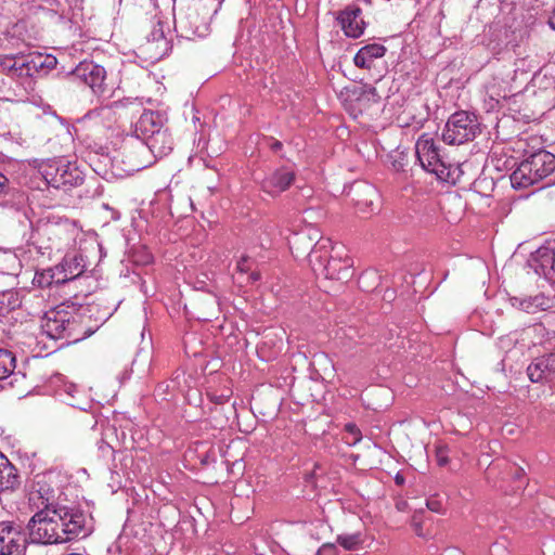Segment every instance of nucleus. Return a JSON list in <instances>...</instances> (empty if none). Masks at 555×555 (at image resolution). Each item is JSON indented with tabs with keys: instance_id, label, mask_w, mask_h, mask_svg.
Listing matches in <instances>:
<instances>
[{
	"instance_id": "f257e3e1",
	"label": "nucleus",
	"mask_w": 555,
	"mask_h": 555,
	"mask_svg": "<svg viewBox=\"0 0 555 555\" xmlns=\"http://www.w3.org/2000/svg\"><path fill=\"white\" fill-rule=\"evenodd\" d=\"M29 538L34 543L60 544L90 533L87 516L67 506L41 508L28 522Z\"/></svg>"
},
{
	"instance_id": "f03ea898",
	"label": "nucleus",
	"mask_w": 555,
	"mask_h": 555,
	"mask_svg": "<svg viewBox=\"0 0 555 555\" xmlns=\"http://www.w3.org/2000/svg\"><path fill=\"white\" fill-rule=\"evenodd\" d=\"M313 238L311 234H297L293 244L297 246V249H299V245H306L305 249H310L309 263L317 275H323L327 280L340 283L348 282L353 275L351 258L341 257L338 251L335 255H330V249L334 250L330 238L320 237L311 245Z\"/></svg>"
},
{
	"instance_id": "7ed1b4c3",
	"label": "nucleus",
	"mask_w": 555,
	"mask_h": 555,
	"mask_svg": "<svg viewBox=\"0 0 555 555\" xmlns=\"http://www.w3.org/2000/svg\"><path fill=\"white\" fill-rule=\"evenodd\" d=\"M555 170V155L540 150L524 159L511 175L514 189L529 188L547 178Z\"/></svg>"
},
{
	"instance_id": "20e7f679",
	"label": "nucleus",
	"mask_w": 555,
	"mask_h": 555,
	"mask_svg": "<svg viewBox=\"0 0 555 555\" xmlns=\"http://www.w3.org/2000/svg\"><path fill=\"white\" fill-rule=\"evenodd\" d=\"M39 179L47 188L67 191L83 182V173L79 168L65 159H49L42 163L33 179Z\"/></svg>"
},
{
	"instance_id": "39448f33",
	"label": "nucleus",
	"mask_w": 555,
	"mask_h": 555,
	"mask_svg": "<svg viewBox=\"0 0 555 555\" xmlns=\"http://www.w3.org/2000/svg\"><path fill=\"white\" fill-rule=\"evenodd\" d=\"M41 328L52 339L79 341L83 338L81 318L74 310L62 306L50 309L44 313Z\"/></svg>"
},
{
	"instance_id": "423d86ee",
	"label": "nucleus",
	"mask_w": 555,
	"mask_h": 555,
	"mask_svg": "<svg viewBox=\"0 0 555 555\" xmlns=\"http://www.w3.org/2000/svg\"><path fill=\"white\" fill-rule=\"evenodd\" d=\"M415 153L421 166L426 171L436 175L442 181L451 179V166L443 160L430 134L423 133L418 138Z\"/></svg>"
},
{
	"instance_id": "0eeeda50",
	"label": "nucleus",
	"mask_w": 555,
	"mask_h": 555,
	"mask_svg": "<svg viewBox=\"0 0 555 555\" xmlns=\"http://www.w3.org/2000/svg\"><path fill=\"white\" fill-rule=\"evenodd\" d=\"M479 131V124L474 114L461 111L452 114L442 131L447 144L460 145L472 141Z\"/></svg>"
},
{
	"instance_id": "6e6552de",
	"label": "nucleus",
	"mask_w": 555,
	"mask_h": 555,
	"mask_svg": "<svg viewBox=\"0 0 555 555\" xmlns=\"http://www.w3.org/2000/svg\"><path fill=\"white\" fill-rule=\"evenodd\" d=\"M121 155V162L127 172L140 171L154 163L151 150L145 141L135 137H130L125 140Z\"/></svg>"
},
{
	"instance_id": "1a4fd4ad",
	"label": "nucleus",
	"mask_w": 555,
	"mask_h": 555,
	"mask_svg": "<svg viewBox=\"0 0 555 555\" xmlns=\"http://www.w3.org/2000/svg\"><path fill=\"white\" fill-rule=\"evenodd\" d=\"M528 264L538 275L555 283V241L545 242L531 254Z\"/></svg>"
},
{
	"instance_id": "9d476101",
	"label": "nucleus",
	"mask_w": 555,
	"mask_h": 555,
	"mask_svg": "<svg viewBox=\"0 0 555 555\" xmlns=\"http://www.w3.org/2000/svg\"><path fill=\"white\" fill-rule=\"evenodd\" d=\"M74 80H80L89 86L93 93L102 95L107 91L106 70L93 62H81L70 74Z\"/></svg>"
},
{
	"instance_id": "9b49d317",
	"label": "nucleus",
	"mask_w": 555,
	"mask_h": 555,
	"mask_svg": "<svg viewBox=\"0 0 555 555\" xmlns=\"http://www.w3.org/2000/svg\"><path fill=\"white\" fill-rule=\"evenodd\" d=\"M527 375L532 383L548 384L555 380V352L534 358L527 366Z\"/></svg>"
},
{
	"instance_id": "f8f14e48",
	"label": "nucleus",
	"mask_w": 555,
	"mask_h": 555,
	"mask_svg": "<svg viewBox=\"0 0 555 555\" xmlns=\"http://www.w3.org/2000/svg\"><path fill=\"white\" fill-rule=\"evenodd\" d=\"M25 550V535L11 524L0 522V555H21Z\"/></svg>"
},
{
	"instance_id": "ddd939ff",
	"label": "nucleus",
	"mask_w": 555,
	"mask_h": 555,
	"mask_svg": "<svg viewBox=\"0 0 555 555\" xmlns=\"http://www.w3.org/2000/svg\"><path fill=\"white\" fill-rule=\"evenodd\" d=\"M175 27L180 36L186 39L203 37L207 31L206 23L199 17L198 12L192 9L175 18Z\"/></svg>"
},
{
	"instance_id": "4468645a",
	"label": "nucleus",
	"mask_w": 555,
	"mask_h": 555,
	"mask_svg": "<svg viewBox=\"0 0 555 555\" xmlns=\"http://www.w3.org/2000/svg\"><path fill=\"white\" fill-rule=\"evenodd\" d=\"M56 65L55 57L41 53L21 55L20 77H35Z\"/></svg>"
},
{
	"instance_id": "2eb2a0df",
	"label": "nucleus",
	"mask_w": 555,
	"mask_h": 555,
	"mask_svg": "<svg viewBox=\"0 0 555 555\" xmlns=\"http://www.w3.org/2000/svg\"><path fill=\"white\" fill-rule=\"evenodd\" d=\"M166 117L159 112L144 111L134 125V137L146 141L166 128Z\"/></svg>"
},
{
	"instance_id": "dca6fc26",
	"label": "nucleus",
	"mask_w": 555,
	"mask_h": 555,
	"mask_svg": "<svg viewBox=\"0 0 555 555\" xmlns=\"http://www.w3.org/2000/svg\"><path fill=\"white\" fill-rule=\"evenodd\" d=\"M361 14V9L353 5L339 12L337 21L346 36L359 38L363 34L365 23Z\"/></svg>"
},
{
	"instance_id": "f3484780",
	"label": "nucleus",
	"mask_w": 555,
	"mask_h": 555,
	"mask_svg": "<svg viewBox=\"0 0 555 555\" xmlns=\"http://www.w3.org/2000/svg\"><path fill=\"white\" fill-rule=\"evenodd\" d=\"M86 269V263L81 255H67L63 261L55 267L54 276L57 283H65L80 276Z\"/></svg>"
},
{
	"instance_id": "a211bd4d",
	"label": "nucleus",
	"mask_w": 555,
	"mask_h": 555,
	"mask_svg": "<svg viewBox=\"0 0 555 555\" xmlns=\"http://www.w3.org/2000/svg\"><path fill=\"white\" fill-rule=\"evenodd\" d=\"M295 175L287 168H279L262 180V190L270 194L276 195L287 190L294 182Z\"/></svg>"
},
{
	"instance_id": "6ab92c4d",
	"label": "nucleus",
	"mask_w": 555,
	"mask_h": 555,
	"mask_svg": "<svg viewBox=\"0 0 555 555\" xmlns=\"http://www.w3.org/2000/svg\"><path fill=\"white\" fill-rule=\"evenodd\" d=\"M352 201L362 212L373 211L374 203L378 199L377 190L369 183H358L352 189Z\"/></svg>"
},
{
	"instance_id": "aec40b11",
	"label": "nucleus",
	"mask_w": 555,
	"mask_h": 555,
	"mask_svg": "<svg viewBox=\"0 0 555 555\" xmlns=\"http://www.w3.org/2000/svg\"><path fill=\"white\" fill-rule=\"evenodd\" d=\"M29 501L36 505L39 511L41 508H55L60 506L59 504H54V490L44 482L43 477L35 482L34 489L29 494Z\"/></svg>"
},
{
	"instance_id": "412c9836",
	"label": "nucleus",
	"mask_w": 555,
	"mask_h": 555,
	"mask_svg": "<svg viewBox=\"0 0 555 555\" xmlns=\"http://www.w3.org/2000/svg\"><path fill=\"white\" fill-rule=\"evenodd\" d=\"M386 48L379 43H370L362 47L353 57L354 65L359 68L370 69L374 61L380 59L386 53Z\"/></svg>"
},
{
	"instance_id": "4be33fe9",
	"label": "nucleus",
	"mask_w": 555,
	"mask_h": 555,
	"mask_svg": "<svg viewBox=\"0 0 555 555\" xmlns=\"http://www.w3.org/2000/svg\"><path fill=\"white\" fill-rule=\"evenodd\" d=\"M153 158L163 157L172 151L173 140L168 128L163 129L145 141Z\"/></svg>"
},
{
	"instance_id": "5701e85b",
	"label": "nucleus",
	"mask_w": 555,
	"mask_h": 555,
	"mask_svg": "<svg viewBox=\"0 0 555 555\" xmlns=\"http://www.w3.org/2000/svg\"><path fill=\"white\" fill-rule=\"evenodd\" d=\"M17 469L0 454V491H14L20 486Z\"/></svg>"
},
{
	"instance_id": "b1692460",
	"label": "nucleus",
	"mask_w": 555,
	"mask_h": 555,
	"mask_svg": "<svg viewBox=\"0 0 555 555\" xmlns=\"http://www.w3.org/2000/svg\"><path fill=\"white\" fill-rule=\"evenodd\" d=\"M509 302L514 308L527 313L544 310L546 305L545 297L541 294L535 296H512L509 297Z\"/></svg>"
},
{
	"instance_id": "393cba45",
	"label": "nucleus",
	"mask_w": 555,
	"mask_h": 555,
	"mask_svg": "<svg viewBox=\"0 0 555 555\" xmlns=\"http://www.w3.org/2000/svg\"><path fill=\"white\" fill-rule=\"evenodd\" d=\"M147 44L150 48H155L158 50L154 57L160 59L168 50V40L165 37L163 25L160 22L157 23L156 26L152 29V31L147 35Z\"/></svg>"
},
{
	"instance_id": "a878e982",
	"label": "nucleus",
	"mask_w": 555,
	"mask_h": 555,
	"mask_svg": "<svg viewBox=\"0 0 555 555\" xmlns=\"http://www.w3.org/2000/svg\"><path fill=\"white\" fill-rule=\"evenodd\" d=\"M81 395V391L78 387L73 383H65L57 390V396L68 405L78 408L80 410H85V408L80 404L78 400V396Z\"/></svg>"
},
{
	"instance_id": "bb28decb",
	"label": "nucleus",
	"mask_w": 555,
	"mask_h": 555,
	"mask_svg": "<svg viewBox=\"0 0 555 555\" xmlns=\"http://www.w3.org/2000/svg\"><path fill=\"white\" fill-rule=\"evenodd\" d=\"M15 369V357L7 349H0V379L9 377Z\"/></svg>"
},
{
	"instance_id": "cd10ccee",
	"label": "nucleus",
	"mask_w": 555,
	"mask_h": 555,
	"mask_svg": "<svg viewBox=\"0 0 555 555\" xmlns=\"http://www.w3.org/2000/svg\"><path fill=\"white\" fill-rule=\"evenodd\" d=\"M336 541L347 551L357 550L362 543L360 533L339 534Z\"/></svg>"
},
{
	"instance_id": "c85d7f7f",
	"label": "nucleus",
	"mask_w": 555,
	"mask_h": 555,
	"mask_svg": "<svg viewBox=\"0 0 555 555\" xmlns=\"http://www.w3.org/2000/svg\"><path fill=\"white\" fill-rule=\"evenodd\" d=\"M20 64H21V55L16 56H5L0 65L2 66L3 70H7L8 73L20 77Z\"/></svg>"
},
{
	"instance_id": "c756f323",
	"label": "nucleus",
	"mask_w": 555,
	"mask_h": 555,
	"mask_svg": "<svg viewBox=\"0 0 555 555\" xmlns=\"http://www.w3.org/2000/svg\"><path fill=\"white\" fill-rule=\"evenodd\" d=\"M345 429L351 436V439H347L348 444L354 446L359 441H361L362 435L356 424H352V423L346 424Z\"/></svg>"
},
{
	"instance_id": "7c9ffc66",
	"label": "nucleus",
	"mask_w": 555,
	"mask_h": 555,
	"mask_svg": "<svg viewBox=\"0 0 555 555\" xmlns=\"http://www.w3.org/2000/svg\"><path fill=\"white\" fill-rule=\"evenodd\" d=\"M426 505L430 511H433L435 513L442 512V501L439 500L437 496H431V498L427 499Z\"/></svg>"
},
{
	"instance_id": "2f4dec72",
	"label": "nucleus",
	"mask_w": 555,
	"mask_h": 555,
	"mask_svg": "<svg viewBox=\"0 0 555 555\" xmlns=\"http://www.w3.org/2000/svg\"><path fill=\"white\" fill-rule=\"evenodd\" d=\"M251 269V262H250V258L247 257V256H243L238 261H237V270L242 273H247L248 271H250Z\"/></svg>"
},
{
	"instance_id": "473e14b6",
	"label": "nucleus",
	"mask_w": 555,
	"mask_h": 555,
	"mask_svg": "<svg viewBox=\"0 0 555 555\" xmlns=\"http://www.w3.org/2000/svg\"><path fill=\"white\" fill-rule=\"evenodd\" d=\"M317 555H336V546L330 543L323 544Z\"/></svg>"
},
{
	"instance_id": "72a5a7b5",
	"label": "nucleus",
	"mask_w": 555,
	"mask_h": 555,
	"mask_svg": "<svg viewBox=\"0 0 555 555\" xmlns=\"http://www.w3.org/2000/svg\"><path fill=\"white\" fill-rule=\"evenodd\" d=\"M436 459L439 466H444L448 464V455L444 448L437 449Z\"/></svg>"
},
{
	"instance_id": "f704fd0d",
	"label": "nucleus",
	"mask_w": 555,
	"mask_h": 555,
	"mask_svg": "<svg viewBox=\"0 0 555 555\" xmlns=\"http://www.w3.org/2000/svg\"><path fill=\"white\" fill-rule=\"evenodd\" d=\"M9 191V179L0 171V195L7 194Z\"/></svg>"
},
{
	"instance_id": "c9c22d12",
	"label": "nucleus",
	"mask_w": 555,
	"mask_h": 555,
	"mask_svg": "<svg viewBox=\"0 0 555 555\" xmlns=\"http://www.w3.org/2000/svg\"><path fill=\"white\" fill-rule=\"evenodd\" d=\"M515 344V340H513L511 337H500L499 339V346L502 349H509Z\"/></svg>"
},
{
	"instance_id": "e433bc0d",
	"label": "nucleus",
	"mask_w": 555,
	"mask_h": 555,
	"mask_svg": "<svg viewBox=\"0 0 555 555\" xmlns=\"http://www.w3.org/2000/svg\"><path fill=\"white\" fill-rule=\"evenodd\" d=\"M229 396L228 395H211L210 396V400L212 402H215L216 404H224L228 400H229Z\"/></svg>"
},
{
	"instance_id": "4c0bfd02",
	"label": "nucleus",
	"mask_w": 555,
	"mask_h": 555,
	"mask_svg": "<svg viewBox=\"0 0 555 555\" xmlns=\"http://www.w3.org/2000/svg\"><path fill=\"white\" fill-rule=\"evenodd\" d=\"M100 451L102 452V455H108L113 453V449L109 444L102 442L99 447Z\"/></svg>"
},
{
	"instance_id": "58836bf2",
	"label": "nucleus",
	"mask_w": 555,
	"mask_h": 555,
	"mask_svg": "<svg viewBox=\"0 0 555 555\" xmlns=\"http://www.w3.org/2000/svg\"><path fill=\"white\" fill-rule=\"evenodd\" d=\"M524 476H525V470H524V468H521V467H516V468H515V473H514V478H515V479H520V478H522Z\"/></svg>"
},
{
	"instance_id": "ea45409f",
	"label": "nucleus",
	"mask_w": 555,
	"mask_h": 555,
	"mask_svg": "<svg viewBox=\"0 0 555 555\" xmlns=\"http://www.w3.org/2000/svg\"><path fill=\"white\" fill-rule=\"evenodd\" d=\"M548 25L552 29L555 30V7H554V10L552 11L550 17H548Z\"/></svg>"
},
{
	"instance_id": "a19ab883",
	"label": "nucleus",
	"mask_w": 555,
	"mask_h": 555,
	"mask_svg": "<svg viewBox=\"0 0 555 555\" xmlns=\"http://www.w3.org/2000/svg\"><path fill=\"white\" fill-rule=\"evenodd\" d=\"M271 150L274 152H278L282 149V143L278 140H274L272 144L270 145Z\"/></svg>"
},
{
	"instance_id": "79ce46f5",
	"label": "nucleus",
	"mask_w": 555,
	"mask_h": 555,
	"mask_svg": "<svg viewBox=\"0 0 555 555\" xmlns=\"http://www.w3.org/2000/svg\"><path fill=\"white\" fill-rule=\"evenodd\" d=\"M260 279V274L258 272H251L249 275H248V281L250 282H256Z\"/></svg>"
},
{
	"instance_id": "37998d69",
	"label": "nucleus",
	"mask_w": 555,
	"mask_h": 555,
	"mask_svg": "<svg viewBox=\"0 0 555 555\" xmlns=\"http://www.w3.org/2000/svg\"><path fill=\"white\" fill-rule=\"evenodd\" d=\"M395 481L398 486H402L404 483V477L401 474H397Z\"/></svg>"
},
{
	"instance_id": "c03bdc74",
	"label": "nucleus",
	"mask_w": 555,
	"mask_h": 555,
	"mask_svg": "<svg viewBox=\"0 0 555 555\" xmlns=\"http://www.w3.org/2000/svg\"><path fill=\"white\" fill-rule=\"evenodd\" d=\"M371 275H375L374 272H365L361 275V281L365 280L366 278H370Z\"/></svg>"
},
{
	"instance_id": "a18cd8bd",
	"label": "nucleus",
	"mask_w": 555,
	"mask_h": 555,
	"mask_svg": "<svg viewBox=\"0 0 555 555\" xmlns=\"http://www.w3.org/2000/svg\"><path fill=\"white\" fill-rule=\"evenodd\" d=\"M369 92L372 94V95H375L376 94V89L375 88H370L369 89Z\"/></svg>"
},
{
	"instance_id": "49530a36",
	"label": "nucleus",
	"mask_w": 555,
	"mask_h": 555,
	"mask_svg": "<svg viewBox=\"0 0 555 555\" xmlns=\"http://www.w3.org/2000/svg\"><path fill=\"white\" fill-rule=\"evenodd\" d=\"M36 188H37V189H41L40 183L36 184Z\"/></svg>"
}]
</instances>
